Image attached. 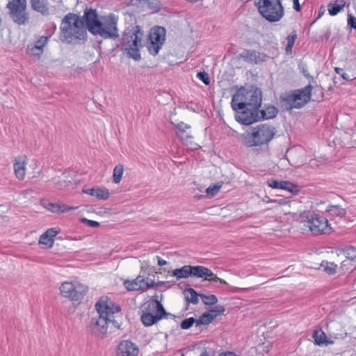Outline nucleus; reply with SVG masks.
Listing matches in <instances>:
<instances>
[{
    "label": "nucleus",
    "mask_w": 356,
    "mask_h": 356,
    "mask_svg": "<svg viewBox=\"0 0 356 356\" xmlns=\"http://www.w3.org/2000/svg\"><path fill=\"white\" fill-rule=\"evenodd\" d=\"M95 309L99 314L98 318H92L86 331L95 337L103 339L108 332L109 325L119 329L120 323L116 319L120 316L121 307L115 304L108 297H102L95 304Z\"/></svg>",
    "instance_id": "1"
},
{
    "label": "nucleus",
    "mask_w": 356,
    "mask_h": 356,
    "mask_svg": "<svg viewBox=\"0 0 356 356\" xmlns=\"http://www.w3.org/2000/svg\"><path fill=\"white\" fill-rule=\"evenodd\" d=\"M60 40L67 43L85 40L87 35L84 21L74 13L67 14L60 24Z\"/></svg>",
    "instance_id": "2"
},
{
    "label": "nucleus",
    "mask_w": 356,
    "mask_h": 356,
    "mask_svg": "<svg viewBox=\"0 0 356 356\" xmlns=\"http://www.w3.org/2000/svg\"><path fill=\"white\" fill-rule=\"evenodd\" d=\"M261 104V92L258 88L246 90L241 87L232 99L233 110L246 109L245 111H264L259 110Z\"/></svg>",
    "instance_id": "3"
},
{
    "label": "nucleus",
    "mask_w": 356,
    "mask_h": 356,
    "mask_svg": "<svg viewBox=\"0 0 356 356\" xmlns=\"http://www.w3.org/2000/svg\"><path fill=\"white\" fill-rule=\"evenodd\" d=\"M276 133L275 127L264 124L254 127L250 132L242 134L240 139L245 147H261L270 142Z\"/></svg>",
    "instance_id": "4"
},
{
    "label": "nucleus",
    "mask_w": 356,
    "mask_h": 356,
    "mask_svg": "<svg viewBox=\"0 0 356 356\" xmlns=\"http://www.w3.org/2000/svg\"><path fill=\"white\" fill-rule=\"evenodd\" d=\"M143 37V32L139 26L126 29L122 35L121 48L127 53L129 58L135 60L141 58L140 48L142 47Z\"/></svg>",
    "instance_id": "5"
},
{
    "label": "nucleus",
    "mask_w": 356,
    "mask_h": 356,
    "mask_svg": "<svg viewBox=\"0 0 356 356\" xmlns=\"http://www.w3.org/2000/svg\"><path fill=\"white\" fill-rule=\"evenodd\" d=\"M300 219L314 235L327 234L331 229L327 219L320 214L305 211L301 213Z\"/></svg>",
    "instance_id": "6"
},
{
    "label": "nucleus",
    "mask_w": 356,
    "mask_h": 356,
    "mask_svg": "<svg viewBox=\"0 0 356 356\" xmlns=\"http://www.w3.org/2000/svg\"><path fill=\"white\" fill-rule=\"evenodd\" d=\"M257 6L260 14L268 22H278L284 15L280 0H259Z\"/></svg>",
    "instance_id": "7"
},
{
    "label": "nucleus",
    "mask_w": 356,
    "mask_h": 356,
    "mask_svg": "<svg viewBox=\"0 0 356 356\" xmlns=\"http://www.w3.org/2000/svg\"><path fill=\"white\" fill-rule=\"evenodd\" d=\"M312 86L295 90L293 92L286 93L282 97V102L286 109L300 108L311 99Z\"/></svg>",
    "instance_id": "8"
},
{
    "label": "nucleus",
    "mask_w": 356,
    "mask_h": 356,
    "mask_svg": "<svg viewBox=\"0 0 356 356\" xmlns=\"http://www.w3.org/2000/svg\"><path fill=\"white\" fill-rule=\"evenodd\" d=\"M11 19L19 25L26 24L29 16L26 11V0H10L7 4Z\"/></svg>",
    "instance_id": "9"
},
{
    "label": "nucleus",
    "mask_w": 356,
    "mask_h": 356,
    "mask_svg": "<svg viewBox=\"0 0 356 356\" xmlns=\"http://www.w3.org/2000/svg\"><path fill=\"white\" fill-rule=\"evenodd\" d=\"M60 291L65 298L79 300L88 292V286L78 282H64L60 285Z\"/></svg>",
    "instance_id": "10"
},
{
    "label": "nucleus",
    "mask_w": 356,
    "mask_h": 356,
    "mask_svg": "<svg viewBox=\"0 0 356 356\" xmlns=\"http://www.w3.org/2000/svg\"><path fill=\"white\" fill-rule=\"evenodd\" d=\"M93 35H99L104 38H118L117 19L114 16H108L100 21L97 31Z\"/></svg>",
    "instance_id": "11"
},
{
    "label": "nucleus",
    "mask_w": 356,
    "mask_h": 356,
    "mask_svg": "<svg viewBox=\"0 0 356 356\" xmlns=\"http://www.w3.org/2000/svg\"><path fill=\"white\" fill-rule=\"evenodd\" d=\"M276 113H235V120L241 124L250 125L254 122L274 118Z\"/></svg>",
    "instance_id": "12"
},
{
    "label": "nucleus",
    "mask_w": 356,
    "mask_h": 356,
    "mask_svg": "<svg viewBox=\"0 0 356 356\" xmlns=\"http://www.w3.org/2000/svg\"><path fill=\"white\" fill-rule=\"evenodd\" d=\"M165 38V29L161 26H156L151 29L149 34L150 44L148 47L149 51L153 56H156L161 48Z\"/></svg>",
    "instance_id": "13"
},
{
    "label": "nucleus",
    "mask_w": 356,
    "mask_h": 356,
    "mask_svg": "<svg viewBox=\"0 0 356 356\" xmlns=\"http://www.w3.org/2000/svg\"><path fill=\"white\" fill-rule=\"evenodd\" d=\"M176 113H174L170 116V122L177 129L176 135L179 138L183 143H188L193 138V136L188 131L191 129L190 124L184 123V122H178L175 118Z\"/></svg>",
    "instance_id": "14"
},
{
    "label": "nucleus",
    "mask_w": 356,
    "mask_h": 356,
    "mask_svg": "<svg viewBox=\"0 0 356 356\" xmlns=\"http://www.w3.org/2000/svg\"><path fill=\"white\" fill-rule=\"evenodd\" d=\"M140 353L138 346L131 340L121 341L116 348V356H138Z\"/></svg>",
    "instance_id": "15"
},
{
    "label": "nucleus",
    "mask_w": 356,
    "mask_h": 356,
    "mask_svg": "<svg viewBox=\"0 0 356 356\" xmlns=\"http://www.w3.org/2000/svg\"><path fill=\"white\" fill-rule=\"evenodd\" d=\"M192 276L199 278L204 277L209 281L219 282L221 284H227L224 280L219 278L210 269L203 266H192Z\"/></svg>",
    "instance_id": "16"
},
{
    "label": "nucleus",
    "mask_w": 356,
    "mask_h": 356,
    "mask_svg": "<svg viewBox=\"0 0 356 356\" xmlns=\"http://www.w3.org/2000/svg\"><path fill=\"white\" fill-rule=\"evenodd\" d=\"M84 22H86V28L88 31L94 34L97 30L98 26H99L100 20L98 18L97 11L94 9H86L84 12L83 17L82 19Z\"/></svg>",
    "instance_id": "17"
},
{
    "label": "nucleus",
    "mask_w": 356,
    "mask_h": 356,
    "mask_svg": "<svg viewBox=\"0 0 356 356\" xmlns=\"http://www.w3.org/2000/svg\"><path fill=\"white\" fill-rule=\"evenodd\" d=\"M225 309L222 306H218L214 309H211L208 312L202 314L199 319L196 320L195 326L199 327L201 325H208L211 323L218 316L222 314Z\"/></svg>",
    "instance_id": "18"
},
{
    "label": "nucleus",
    "mask_w": 356,
    "mask_h": 356,
    "mask_svg": "<svg viewBox=\"0 0 356 356\" xmlns=\"http://www.w3.org/2000/svg\"><path fill=\"white\" fill-rule=\"evenodd\" d=\"M32 10L47 16L50 14V6L48 0H30Z\"/></svg>",
    "instance_id": "19"
},
{
    "label": "nucleus",
    "mask_w": 356,
    "mask_h": 356,
    "mask_svg": "<svg viewBox=\"0 0 356 356\" xmlns=\"http://www.w3.org/2000/svg\"><path fill=\"white\" fill-rule=\"evenodd\" d=\"M59 233L58 230L54 228L48 229L43 233L39 240L40 244L44 245L45 248H51L54 245V237Z\"/></svg>",
    "instance_id": "20"
},
{
    "label": "nucleus",
    "mask_w": 356,
    "mask_h": 356,
    "mask_svg": "<svg viewBox=\"0 0 356 356\" xmlns=\"http://www.w3.org/2000/svg\"><path fill=\"white\" fill-rule=\"evenodd\" d=\"M26 158H18L15 160L13 168L15 175L19 180H22L24 179L26 175Z\"/></svg>",
    "instance_id": "21"
},
{
    "label": "nucleus",
    "mask_w": 356,
    "mask_h": 356,
    "mask_svg": "<svg viewBox=\"0 0 356 356\" xmlns=\"http://www.w3.org/2000/svg\"><path fill=\"white\" fill-rule=\"evenodd\" d=\"M54 186L59 190H63L68 187L72 181L69 179V174L63 172L61 177H54L53 179Z\"/></svg>",
    "instance_id": "22"
},
{
    "label": "nucleus",
    "mask_w": 356,
    "mask_h": 356,
    "mask_svg": "<svg viewBox=\"0 0 356 356\" xmlns=\"http://www.w3.org/2000/svg\"><path fill=\"white\" fill-rule=\"evenodd\" d=\"M148 309L155 312L154 315L159 321L167 315L161 303L156 300L152 301L148 305Z\"/></svg>",
    "instance_id": "23"
},
{
    "label": "nucleus",
    "mask_w": 356,
    "mask_h": 356,
    "mask_svg": "<svg viewBox=\"0 0 356 356\" xmlns=\"http://www.w3.org/2000/svg\"><path fill=\"white\" fill-rule=\"evenodd\" d=\"M312 337L318 346H327L333 343V341L327 339V336L322 330H315Z\"/></svg>",
    "instance_id": "24"
},
{
    "label": "nucleus",
    "mask_w": 356,
    "mask_h": 356,
    "mask_svg": "<svg viewBox=\"0 0 356 356\" xmlns=\"http://www.w3.org/2000/svg\"><path fill=\"white\" fill-rule=\"evenodd\" d=\"M172 275L176 277L177 280L188 278L192 276V266L186 265L180 268H176L172 271Z\"/></svg>",
    "instance_id": "25"
},
{
    "label": "nucleus",
    "mask_w": 356,
    "mask_h": 356,
    "mask_svg": "<svg viewBox=\"0 0 356 356\" xmlns=\"http://www.w3.org/2000/svg\"><path fill=\"white\" fill-rule=\"evenodd\" d=\"M241 56L245 62L250 63H258L261 60L259 53L254 50H246Z\"/></svg>",
    "instance_id": "26"
},
{
    "label": "nucleus",
    "mask_w": 356,
    "mask_h": 356,
    "mask_svg": "<svg viewBox=\"0 0 356 356\" xmlns=\"http://www.w3.org/2000/svg\"><path fill=\"white\" fill-rule=\"evenodd\" d=\"M138 286L141 291H147L154 285V281L149 277H144L142 275H138L136 277Z\"/></svg>",
    "instance_id": "27"
},
{
    "label": "nucleus",
    "mask_w": 356,
    "mask_h": 356,
    "mask_svg": "<svg viewBox=\"0 0 356 356\" xmlns=\"http://www.w3.org/2000/svg\"><path fill=\"white\" fill-rule=\"evenodd\" d=\"M141 321L145 325L149 326L157 322L159 320L156 318V316L151 312V311H149L143 314L141 316Z\"/></svg>",
    "instance_id": "28"
},
{
    "label": "nucleus",
    "mask_w": 356,
    "mask_h": 356,
    "mask_svg": "<svg viewBox=\"0 0 356 356\" xmlns=\"http://www.w3.org/2000/svg\"><path fill=\"white\" fill-rule=\"evenodd\" d=\"M185 298L188 302H191L194 305L198 303V294L197 292L192 288L187 289L185 292Z\"/></svg>",
    "instance_id": "29"
},
{
    "label": "nucleus",
    "mask_w": 356,
    "mask_h": 356,
    "mask_svg": "<svg viewBox=\"0 0 356 356\" xmlns=\"http://www.w3.org/2000/svg\"><path fill=\"white\" fill-rule=\"evenodd\" d=\"M327 211L334 217H343L346 215V210L337 205L329 207Z\"/></svg>",
    "instance_id": "30"
},
{
    "label": "nucleus",
    "mask_w": 356,
    "mask_h": 356,
    "mask_svg": "<svg viewBox=\"0 0 356 356\" xmlns=\"http://www.w3.org/2000/svg\"><path fill=\"white\" fill-rule=\"evenodd\" d=\"M124 172V168L122 164L117 165L113 170V181L115 184L120 182Z\"/></svg>",
    "instance_id": "31"
},
{
    "label": "nucleus",
    "mask_w": 356,
    "mask_h": 356,
    "mask_svg": "<svg viewBox=\"0 0 356 356\" xmlns=\"http://www.w3.org/2000/svg\"><path fill=\"white\" fill-rule=\"evenodd\" d=\"M110 195L108 189L106 188L97 187L95 188V197L99 200H107Z\"/></svg>",
    "instance_id": "32"
},
{
    "label": "nucleus",
    "mask_w": 356,
    "mask_h": 356,
    "mask_svg": "<svg viewBox=\"0 0 356 356\" xmlns=\"http://www.w3.org/2000/svg\"><path fill=\"white\" fill-rule=\"evenodd\" d=\"M43 51V49L40 48L35 44L29 45L26 49L27 54L30 56H35L37 58H40V56L42 54Z\"/></svg>",
    "instance_id": "33"
},
{
    "label": "nucleus",
    "mask_w": 356,
    "mask_h": 356,
    "mask_svg": "<svg viewBox=\"0 0 356 356\" xmlns=\"http://www.w3.org/2000/svg\"><path fill=\"white\" fill-rule=\"evenodd\" d=\"M343 4H339L337 3H330L327 6L329 14L332 16L336 15L343 8Z\"/></svg>",
    "instance_id": "34"
},
{
    "label": "nucleus",
    "mask_w": 356,
    "mask_h": 356,
    "mask_svg": "<svg viewBox=\"0 0 356 356\" xmlns=\"http://www.w3.org/2000/svg\"><path fill=\"white\" fill-rule=\"evenodd\" d=\"M144 3L152 13L158 12L161 8L160 0H145Z\"/></svg>",
    "instance_id": "35"
},
{
    "label": "nucleus",
    "mask_w": 356,
    "mask_h": 356,
    "mask_svg": "<svg viewBox=\"0 0 356 356\" xmlns=\"http://www.w3.org/2000/svg\"><path fill=\"white\" fill-rule=\"evenodd\" d=\"M321 266L323 269V270L328 275H334L337 272V266L334 263L326 262L325 264H321Z\"/></svg>",
    "instance_id": "36"
},
{
    "label": "nucleus",
    "mask_w": 356,
    "mask_h": 356,
    "mask_svg": "<svg viewBox=\"0 0 356 356\" xmlns=\"http://www.w3.org/2000/svg\"><path fill=\"white\" fill-rule=\"evenodd\" d=\"M200 296L202 298V302L207 305H213L217 303L218 299L214 295H204L200 294Z\"/></svg>",
    "instance_id": "37"
},
{
    "label": "nucleus",
    "mask_w": 356,
    "mask_h": 356,
    "mask_svg": "<svg viewBox=\"0 0 356 356\" xmlns=\"http://www.w3.org/2000/svg\"><path fill=\"white\" fill-rule=\"evenodd\" d=\"M124 285L128 291H138L140 290L138 286L136 278L134 280L129 281L126 280L124 282Z\"/></svg>",
    "instance_id": "38"
},
{
    "label": "nucleus",
    "mask_w": 356,
    "mask_h": 356,
    "mask_svg": "<svg viewBox=\"0 0 356 356\" xmlns=\"http://www.w3.org/2000/svg\"><path fill=\"white\" fill-rule=\"evenodd\" d=\"M344 254L347 259L351 261H356V248L353 246L347 247L344 250Z\"/></svg>",
    "instance_id": "39"
},
{
    "label": "nucleus",
    "mask_w": 356,
    "mask_h": 356,
    "mask_svg": "<svg viewBox=\"0 0 356 356\" xmlns=\"http://www.w3.org/2000/svg\"><path fill=\"white\" fill-rule=\"evenodd\" d=\"M222 184H216L212 186H210L207 188V193L210 197H214L219 192L220 188H221Z\"/></svg>",
    "instance_id": "40"
},
{
    "label": "nucleus",
    "mask_w": 356,
    "mask_h": 356,
    "mask_svg": "<svg viewBox=\"0 0 356 356\" xmlns=\"http://www.w3.org/2000/svg\"><path fill=\"white\" fill-rule=\"evenodd\" d=\"M195 322H196V320H195L194 318H193V317L188 318L184 319L181 323L180 327L181 329L186 330V329L190 328L193 325V323L195 324Z\"/></svg>",
    "instance_id": "41"
},
{
    "label": "nucleus",
    "mask_w": 356,
    "mask_h": 356,
    "mask_svg": "<svg viewBox=\"0 0 356 356\" xmlns=\"http://www.w3.org/2000/svg\"><path fill=\"white\" fill-rule=\"evenodd\" d=\"M282 184L281 189L286 190L292 193L297 191L296 186L293 184L286 181H282Z\"/></svg>",
    "instance_id": "42"
},
{
    "label": "nucleus",
    "mask_w": 356,
    "mask_h": 356,
    "mask_svg": "<svg viewBox=\"0 0 356 356\" xmlns=\"http://www.w3.org/2000/svg\"><path fill=\"white\" fill-rule=\"evenodd\" d=\"M197 77L200 79L205 85L210 83V79L208 74L205 72H200L197 74Z\"/></svg>",
    "instance_id": "43"
},
{
    "label": "nucleus",
    "mask_w": 356,
    "mask_h": 356,
    "mask_svg": "<svg viewBox=\"0 0 356 356\" xmlns=\"http://www.w3.org/2000/svg\"><path fill=\"white\" fill-rule=\"evenodd\" d=\"M296 38V34H291L287 37V38H286L287 45L286 47V50L287 51L292 49L293 46L294 45Z\"/></svg>",
    "instance_id": "44"
},
{
    "label": "nucleus",
    "mask_w": 356,
    "mask_h": 356,
    "mask_svg": "<svg viewBox=\"0 0 356 356\" xmlns=\"http://www.w3.org/2000/svg\"><path fill=\"white\" fill-rule=\"evenodd\" d=\"M48 40V37L40 36L34 44L40 48L43 49V47L47 44Z\"/></svg>",
    "instance_id": "45"
},
{
    "label": "nucleus",
    "mask_w": 356,
    "mask_h": 356,
    "mask_svg": "<svg viewBox=\"0 0 356 356\" xmlns=\"http://www.w3.org/2000/svg\"><path fill=\"white\" fill-rule=\"evenodd\" d=\"M44 207L53 213H59L58 203H48L44 205Z\"/></svg>",
    "instance_id": "46"
},
{
    "label": "nucleus",
    "mask_w": 356,
    "mask_h": 356,
    "mask_svg": "<svg viewBox=\"0 0 356 356\" xmlns=\"http://www.w3.org/2000/svg\"><path fill=\"white\" fill-rule=\"evenodd\" d=\"M81 221L83 223L86 224L87 225H88L90 227H97L99 226V223L98 222L95 221V220H88L86 218H81Z\"/></svg>",
    "instance_id": "47"
},
{
    "label": "nucleus",
    "mask_w": 356,
    "mask_h": 356,
    "mask_svg": "<svg viewBox=\"0 0 356 356\" xmlns=\"http://www.w3.org/2000/svg\"><path fill=\"white\" fill-rule=\"evenodd\" d=\"M282 184V181H279L277 180H270L268 181V186L273 188L281 189Z\"/></svg>",
    "instance_id": "48"
},
{
    "label": "nucleus",
    "mask_w": 356,
    "mask_h": 356,
    "mask_svg": "<svg viewBox=\"0 0 356 356\" xmlns=\"http://www.w3.org/2000/svg\"><path fill=\"white\" fill-rule=\"evenodd\" d=\"M335 71L336 72L339 74L340 76H341V77L344 79V80H346V81H350V80H352L353 79L350 77V76H349V74H348L347 73H345L343 72V70L342 68H340V67H336L335 68Z\"/></svg>",
    "instance_id": "49"
},
{
    "label": "nucleus",
    "mask_w": 356,
    "mask_h": 356,
    "mask_svg": "<svg viewBox=\"0 0 356 356\" xmlns=\"http://www.w3.org/2000/svg\"><path fill=\"white\" fill-rule=\"evenodd\" d=\"M348 25L353 29H356V17L351 14L348 16Z\"/></svg>",
    "instance_id": "50"
},
{
    "label": "nucleus",
    "mask_w": 356,
    "mask_h": 356,
    "mask_svg": "<svg viewBox=\"0 0 356 356\" xmlns=\"http://www.w3.org/2000/svg\"><path fill=\"white\" fill-rule=\"evenodd\" d=\"M76 209V207H69L64 204H59V213H64Z\"/></svg>",
    "instance_id": "51"
},
{
    "label": "nucleus",
    "mask_w": 356,
    "mask_h": 356,
    "mask_svg": "<svg viewBox=\"0 0 356 356\" xmlns=\"http://www.w3.org/2000/svg\"><path fill=\"white\" fill-rule=\"evenodd\" d=\"M95 188H96L83 189V193L90 195L91 196H95Z\"/></svg>",
    "instance_id": "52"
},
{
    "label": "nucleus",
    "mask_w": 356,
    "mask_h": 356,
    "mask_svg": "<svg viewBox=\"0 0 356 356\" xmlns=\"http://www.w3.org/2000/svg\"><path fill=\"white\" fill-rule=\"evenodd\" d=\"M293 8L296 11H300V5L299 3V0H293Z\"/></svg>",
    "instance_id": "53"
},
{
    "label": "nucleus",
    "mask_w": 356,
    "mask_h": 356,
    "mask_svg": "<svg viewBox=\"0 0 356 356\" xmlns=\"http://www.w3.org/2000/svg\"><path fill=\"white\" fill-rule=\"evenodd\" d=\"M158 265L163 266L167 264V261L159 257H157Z\"/></svg>",
    "instance_id": "54"
},
{
    "label": "nucleus",
    "mask_w": 356,
    "mask_h": 356,
    "mask_svg": "<svg viewBox=\"0 0 356 356\" xmlns=\"http://www.w3.org/2000/svg\"><path fill=\"white\" fill-rule=\"evenodd\" d=\"M219 356H238V355H236V354H234V353H232V352H227L225 353L220 354Z\"/></svg>",
    "instance_id": "55"
},
{
    "label": "nucleus",
    "mask_w": 356,
    "mask_h": 356,
    "mask_svg": "<svg viewBox=\"0 0 356 356\" xmlns=\"http://www.w3.org/2000/svg\"><path fill=\"white\" fill-rule=\"evenodd\" d=\"M200 356H208V355H206V354H202V355H201Z\"/></svg>",
    "instance_id": "56"
}]
</instances>
